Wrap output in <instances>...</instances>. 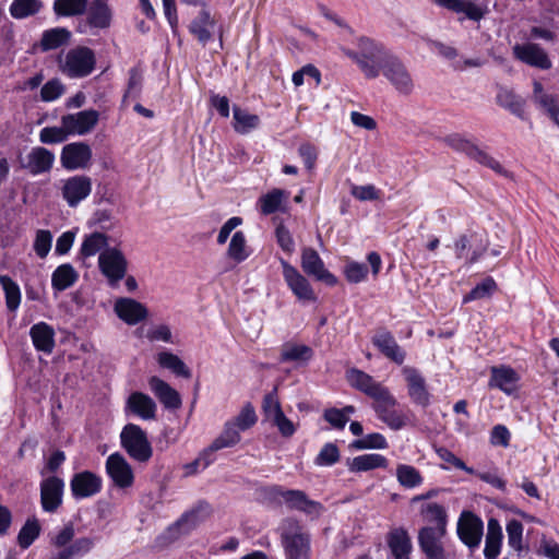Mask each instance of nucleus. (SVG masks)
I'll return each mask as SVG.
<instances>
[{"instance_id": "nucleus-1", "label": "nucleus", "mask_w": 559, "mask_h": 559, "mask_svg": "<svg viewBox=\"0 0 559 559\" xmlns=\"http://www.w3.org/2000/svg\"><path fill=\"white\" fill-rule=\"evenodd\" d=\"M281 543L285 559H311V537L301 524L288 518L281 526Z\"/></svg>"}, {"instance_id": "nucleus-2", "label": "nucleus", "mask_w": 559, "mask_h": 559, "mask_svg": "<svg viewBox=\"0 0 559 559\" xmlns=\"http://www.w3.org/2000/svg\"><path fill=\"white\" fill-rule=\"evenodd\" d=\"M211 513V507L200 501L191 510L185 512L175 523L157 538L162 546H168L193 532Z\"/></svg>"}, {"instance_id": "nucleus-3", "label": "nucleus", "mask_w": 559, "mask_h": 559, "mask_svg": "<svg viewBox=\"0 0 559 559\" xmlns=\"http://www.w3.org/2000/svg\"><path fill=\"white\" fill-rule=\"evenodd\" d=\"M60 71L71 79H80L90 75L96 64L95 52L85 46H78L58 58Z\"/></svg>"}, {"instance_id": "nucleus-4", "label": "nucleus", "mask_w": 559, "mask_h": 559, "mask_svg": "<svg viewBox=\"0 0 559 559\" xmlns=\"http://www.w3.org/2000/svg\"><path fill=\"white\" fill-rule=\"evenodd\" d=\"M121 447L129 456L140 463H146L153 455L146 432L135 424H127L120 433Z\"/></svg>"}, {"instance_id": "nucleus-5", "label": "nucleus", "mask_w": 559, "mask_h": 559, "mask_svg": "<svg viewBox=\"0 0 559 559\" xmlns=\"http://www.w3.org/2000/svg\"><path fill=\"white\" fill-rule=\"evenodd\" d=\"M443 141L452 150L464 153L471 159L492 169L495 173L503 176L508 175V171L498 160L478 147V145H476L472 140L466 139L459 133H454L445 136Z\"/></svg>"}, {"instance_id": "nucleus-6", "label": "nucleus", "mask_w": 559, "mask_h": 559, "mask_svg": "<svg viewBox=\"0 0 559 559\" xmlns=\"http://www.w3.org/2000/svg\"><path fill=\"white\" fill-rule=\"evenodd\" d=\"M265 495L274 501H284L289 509L301 511L309 515H319L322 511V504L310 500L302 490H285L281 486H271L264 489Z\"/></svg>"}, {"instance_id": "nucleus-7", "label": "nucleus", "mask_w": 559, "mask_h": 559, "mask_svg": "<svg viewBox=\"0 0 559 559\" xmlns=\"http://www.w3.org/2000/svg\"><path fill=\"white\" fill-rule=\"evenodd\" d=\"M262 412L264 419L276 427L283 438H290L296 432V426L284 414L277 397V389L264 395L262 402Z\"/></svg>"}, {"instance_id": "nucleus-8", "label": "nucleus", "mask_w": 559, "mask_h": 559, "mask_svg": "<svg viewBox=\"0 0 559 559\" xmlns=\"http://www.w3.org/2000/svg\"><path fill=\"white\" fill-rule=\"evenodd\" d=\"M382 74L401 95H411L415 82L407 67L396 56H388L382 62Z\"/></svg>"}, {"instance_id": "nucleus-9", "label": "nucleus", "mask_w": 559, "mask_h": 559, "mask_svg": "<svg viewBox=\"0 0 559 559\" xmlns=\"http://www.w3.org/2000/svg\"><path fill=\"white\" fill-rule=\"evenodd\" d=\"M98 266L109 285L116 286L127 274L128 261L118 248H107L99 253Z\"/></svg>"}, {"instance_id": "nucleus-10", "label": "nucleus", "mask_w": 559, "mask_h": 559, "mask_svg": "<svg viewBox=\"0 0 559 559\" xmlns=\"http://www.w3.org/2000/svg\"><path fill=\"white\" fill-rule=\"evenodd\" d=\"M60 194L69 207H76L92 192L93 182L88 176L74 175L59 181Z\"/></svg>"}, {"instance_id": "nucleus-11", "label": "nucleus", "mask_w": 559, "mask_h": 559, "mask_svg": "<svg viewBox=\"0 0 559 559\" xmlns=\"http://www.w3.org/2000/svg\"><path fill=\"white\" fill-rule=\"evenodd\" d=\"M457 536L469 549L479 546L483 537L484 523L472 511H463L457 521Z\"/></svg>"}, {"instance_id": "nucleus-12", "label": "nucleus", "mask_w": 559, "mask_h": 559, "mask_svg": "<svg viewBox=\"0 0 559 559\" xmlns=\"http://www.w3.org/2000/svg\"><path fill=\"white\" fill-rule=\"evenodd\" d=\"M373 401L372 407L378 418L385 423L391 429L400 430L406 425V417L394 408L396 400L389 390L384 391Z\"/></svg>"}, {"instance_id": "nucleus-13", "label": "nucleus", "mask_w": 559, "mask_h": 559, "mask_svg": "<svg viewBox=\"0 0 559 559\" xmlns=\"http://www.w3.org/2000/svg\"><path fill=\"white\" fill-rule=\"evenodd\" d=\"M92 150L84 142H73L64 145L61 151L60 162L67 170L85 169L90 166Z\"/></svg>"}, {"instance_id": "nucleus-14", "label": "nucleus", "mask_w": 559, "mask_h": 559, "mask_svg": "<svg viewBox=\"0 0 559 559\" xmlns=\"http://www.w3.org/2000/svg\"><path fill=\"white\" fill-rule=\"evenodd\" d=\"M281 265L283 267V276L290 288L293 294L302 301H316L317 296L309 283V281L286 260L281 259Z\"/></svg>"}, {"instance_id": "nucleus-15", "label": "nucleus", "mask_w": 559, "mask_h": 559, "mask_svg": "<svg viewBox=\"0 0 559 559\" xmlns=\"http://www.w3.org/2000/svg\"><path fill=\"white\" fill-rule=\"evenodd\" d=\"M445 534L447 530L432 528L430 525L418 531V545L427 559H444L442 538Z\"/></svg>"}, {"instance_id": "nucleus-16", "label": "nucleus", "mask_w": 559, "mask_h": 559, "mask_svg": "<svg viewBox=\"0 0 559 559\" xmlns=\"http://www.w3.org/2000/svg\"><path fill=\"white\" fill-rule=\"evenodd\" d=\"M301 267L307 275L313 276L317 281L323 282L329 286L337 284L336 276L325 269L322 259L313 248L302 249Z\"/></svg>"}, {"instance_id": "nucleus-17", "label": "nucleus", "mask_w": 559, "mask_h": 559, "mask_svg": "<svg viewBox=\"0 0 559 559\" xmlns=\"http://www.w3.org/2000/svg\"><path fill=\"white\" fill-rule=\"evenodd\" d=\"M106 471L117 487L129 488L133 485L132 467L120 453L116 452L107 457Z\"/></svg>"}, {"instance_id": "nucleus-18", "label": "nucleus", "mask_w": 559, "mask_h": 559, "mask_svg": "<svg viewBox=\"0 0 559 559\" xmlns=\"http://www.w3.org/2000/svg\"><path fill=\"white\" fill-rule=\"evenodd\" d=\"M98 120L99 112L95 109H87L62 116L61 123L70 134L84 135L95 128Z\"/></svg>"}, {"instance_id": "nucleus-19", "label": "nucleus", "mask_w": 559, "mask_h": 559, "mask_svg": "<svg viewBox=\"0 0 559 559\" xmlns=\"http://www.w3.org/2000/svg\"><path fill=\"white\" fill-rule=\"evenodd\" d=\"M402 372L405 377L407 392L412 402L426 408L430 404V393L428 392L425 378L413 367H404Z\"/></svg>"}, {"instance_id": "nucleus-20", "label": "nucleus", "mask_w": 559, "mask_h": 559, "mask_svg": "<svg viewBox=\"0 0 559 559\" xmlns=\"http://www.w3.org/2000/svg\"><path fill=\"white\" fill-rule=\"evenodd\" d=\"M513 55L518 60L542 70H549L552 66L547 52L538 44H516Z\"/></svg>"}, {"instance_id": "nucleus-21", "label": "nucleus", "mask_w": 559, "mask_h": 559, "mask_svg": "<svg viewBox=\"0 0 559 559\" xmlns=\"http://www.w3.org/2000/svg\"><path fill=\"white\" fill-rule=\"evenodd\" d=\"M64 483L57 476H50L40 484V503L43 510L53 513L62 503Z\"/></svg>"}, {"instance_id": "nucleus-22", "label": "nucleus", "mask_w": 559, "mask_h": 559, "mask_svg": "<svg viewBox=\"0 0 559 559\" xmlns=\"http://www.w3.org/2000/svg\"><path fill=\"white\" fill-rule=\"evenodd\" d=\"M114 310L117 317L129 325H135L148 316L145 305L128 297L118 298L115 301Z\"/></svg>"}, {"instance_id": "nucleus-23", "label": "nucleus", "mask_w": 559, "mask_h": 559, "mask_svg": "<svg viewBox=\"0 0 559 559\" xmlns=\"http://www.w3.org/2000/svg\"><path fill=\"white\" fill-rule=\"evenodd\" d=\"M55 163L52 152L43 146L33 147L26 155L25 160H21V167L31 175L37 176L49 173Z\"/></svg>"}, {"instance_id": "nucleus-24", "label": "nucleus", "mask_w": 559, "mask_h": 559, "mask_svg": "<svg viewBox=\"0 0 559 559\" xmlns=\"http://www.w3.org/2000/svg\"><path fill=\"white\" fill-rule=\"evenodd\" d=\"M215 28L216 20L207 5H203V9L189 24V32L202 46L213 39Z\"/></svg>"}, {"instance_id": "nucleus-25", "label": "nucleus", "mask_w": 559, "mask_h": 559, "mask_svg": "<svg viewBox=\"0 0 559 559\" xmlns=\"http://www.w3.org/2000/svg\"><path fill=\"white\" fill-rule=\"evenodd\" d=\"M75 499H83L98 493L102 489V479L96 474L84 471L73 475L70 483Z\"/></svg>"}, {"instance_id": "nucleus-26", "label": "nucleus", "mask_w": 559, "mask_h": 559, "mask_svg": "<svg viewBox=\"0 0 559 559\" xmlns=\"http://www.w3.org/2000/svg\"><path fill=\"white\" fill-rule=\"evenodd\" d=\"M478 235L476 233H466L459 236L454 241L453 248L457 259L466 257V252L472 250L471 257L466 260L467 264L477 262L487 250V245L483 241L477 242Z\"/></svg>"}, {"instance_id": "nucleus-27", "label": "nucleus", "mask_w": 559, "mask_h": 559, "mask_svg": "<svg viewBox=\"0 0 559 559\" xmlns=\"http://www.w3.org/2000/svg\"><path fill=\"white\" fill-rule=\"evenodd\" d=\"M346 380L353 388L361 391L372 400L377 399L388 390L381 383L377 382L370 374L356 368L347 370Z\"/></svg>"}, {"instance_id": "nucleus-28", "label": "nucleus", "mask_w": 559, "mask_h": 559, "mask_svg": "<svg viewBox=\"0 0 559 559\" xmlns=\"http://www.w3.org/2000/svg\"><path fill=\"white\" fill-rule=\"evenodd\" d=\"M86 25L91 28H109L112 21V9L108 0H92L86 9Z\"/></svg>"}, {"instance_id": "nucleus-29", "label": "nucleus", "mask_w": 559, "mask_h": 559, "mask_svg": "<svg viewBox=\"0 0 559 559\" xmlns=\"http://www.w3.org/2000/svg\"><path fill=\"white\" fill-rule=\"evenodd\" d=\"M372 344L384 355L388 359L397 365H402L405 360V352L395 341L391 332L380 330L372 336Z\"/></svg>"}, {"instance_id": "nucleus-30", "label": "nucleus", "mask_w": 559, "mask_h": 559, "mask_svg": "<svg viewBox=\"0 0 559 559\" xmlns=\"http://www.w3.org/2000/svg\"><path fill=\"white\" fill-rule=\"evenodd\" d=\"M386 544L393 559H411L413 544L408 532L404 527L392 528L386 534Z\"/></svg>"}, {"instance_id": "nucleus-31", "label": "nucleus", "mask_w": 559, "mask_h": 559, "mask_svg": "<svg viewBox=\"0 0 559 559\" xmlns=\"http://www.w3.org/2000/svg\"><path fill=\"white\" fill-rule=\"evenodd\" d=\"M126 409L144 420H152L156 417L157 406L150 395L133 392L127 400Z\"/></svg>"}, {"instance_id": "nucleus-32", "label": "nucleus", "mask_w": 559, "mask_h": 559, "mask_svg": "<svg viewBox=\"0 0 559 559\" xmlns=\"http://www.w3.org/2000/svg\"><path fill=\"white\" fill-rule=\"evenodd\" d=\"M148 385L154 395L167 409H178L181 406L179 393L173 389L166 381L153 376L148 379Z\"/></svg>"}, {"instance_id": "nucleus-33", "label": "nucleus", "mask_w": 559, "mask_h": 559, "mask_svg": "<svg viewBox=\"0 0 559 559\" xmlns=\"http://www.w3.org/2000/svg\"><path fill=\"white\" fill-rule=\"evenodd\" d=\"M437 5L454 13H462L471 21L479 22L486 14V10L469 0H432Z\"/></svg>"}, {"instance_id": "nucleus-34", "label": "nucleus", "mask_w": 559, "mask_h": 559, "mask_svg": "<svg viewBox=\"0 0 559 559\" xmlns=\"http://www.w3.org/2000/svg\"><path fill=\"white\" fill-rule=\"evenodd\" d=\"M519 380L520 377L514 369L507 366L492 367L489 386L511 394L516 390Z\"/></svg>"}, {"instance_id": "nucleus-35", "label": "nucleus", "mask_w": 559, "mask_h": 559, "mask_svg": "<svg viewBox=\"0 0 559 559\" xmlns=\"http://www.w3.org/2000/svg\"><path fill=\"white\" fill-rule=\"evenodd\" d=\"M497 104L509 110L512 115L524 120L525 119V105L526 102L523 97L518 95L513 90L506 86H498L496 95Z\"/></svg>"}, {"instance_id": "nucleus-36", "label": "nucleus", "mask_w": 559, "mask_h": 559, "mask_svg": "<svg viewBox=\"0 0 559 559\" xmlns=\"http://www.w3.org/2000/svg\"><path fill=\"white\" fill-rule=\"evenodd\" d=\"M34 347L46 354H51L55 347V330L46 322L34 324L29 330Z\"/></svg>"}, {"instance_id": "nucleus-37", "label": "nucleus", "mask_w": 559, "mask_h": 559, "mask_svg": "<svg viewBox=\"0 0 559 559\" xmlns=\"http://www.w3.org/2000/svg\"><path fill=\"white\" fill-rule=\"evenodd\" d=\"M346 466L352 473L369 472L377 468H386L388 460L378 453H369L346 460Z\"/></svg>"}, {"instance_id": "nucleus-38", "label": "nucleus", "mask_w": 559, "mask_h": 559, "mask_svg": "<svg viewBox=\"0 0 559 559\" xmlns=\"http://www.w3.org/2000/svg\"><path fill=\"white\" fill-rule=\"evenodd\" d=\"M502 530L498 520L491 518L487 523L484 556L486 559H496L501 550Z\"/></svg>"}, {"instance_id": "nucleus-39", "label": "nucleus", "mask_w": 559, "mask_h": 559, "mask_svg": "<svg viewBox=\"0 0 559 559\" xmlns=\"http://www.w3.org/2000/svg\"><path fill=\"white\" fill-rule=\"evenodd\" d=\"M420 515L424 521L433 524L432 528L447 530L448 513L442 504L427 502L420 507Z\"/></svg>"}, {"instance_id": "nucleus-40", "label": "nucleus", "mask_w": 559, "mask_h": 559, "mask_svg": "<svg viewBox=\"0 0 559 559\" xmlns=\"http://www.w3.org/2000/svg\"><path fill=\"white\" fill-rule=\"evenodd\" d=\"M79 278V273L70 264L59 265L51 275V286L57 292H62L74 285Z\"/></svg>"}, {"instance_id": "nucleus-41", "label": "nucleus", "mask_w": 559, "mask_h": 559, "mask_svg": "<svg viewBox=\"0 0 559 559\" xmlns=\"http://www.w3.org/2000/svg\"><path fill=\"white\" fill-rule=\"evenodd\" d=\"M234 114V129L237 133L247 134L260 126V117L254 114H250L248 110L240 108L239 106L233 107Z\"/></svg>"}, {"instance_id": "nucleus-42", "label": "nucleus", "mask_w": 559, "mask_h": 559, "mask_svg": "<svg viewBox=\"0 0 559 559\" xmlns=\"http://www.w3.org/2000/svg\"><path fill=\"white\" fill-rule=\"evenodd\" d=\"M71 37V33L63 27H55L43 33L40 39V49L49 51L66 45Z\"/></svg>"}, {"instance_id": "nucleus-43", "label": "nucleus", "mask_w": 559, "mask_h": 559, "mask_svg": "<svg viewBox=\"0 0 559 559\" xmlns=\"http://www.w3.org/2000/svg\"><path fill=\"white\" fill-rule=\"evenodd\" d=\"M313 350L310 346L304 344L285 343L281 349L280 360L288 361H308L312 358Z\"/></svg>"}, {"instance_id": "nucleus-44", "label": "nucleus", "mask_w": 559, "mask_h": 559, "mask_svg": "<svg viewBox=\"0 0 559 559\" xmlns=\"http://www.w3.org/2000/svg\"><path fill=\"white\" fill-rule=\"evenodd\" d=\"M157 362L162 368L173 371L178 377L190 379L192 376L186 364L170 352H160L157 355Z\"/></svg>"}, {"instance_id": "nucleus-45", "label": "nucleus", "mask_w": 559, "mask_h": 559, "mask_svg": "<svg viewBox=\"0 0 559 559\" xmlns=\"http://www.w3.org/2000/svg\"><path fill=\"white\" fill-rule=\"evenodd\" d=\"M289 197V192L282 189H273L259 199L260 211L263 215H270L281 209L282 203Z\"/></svg>"}, {"instance_id": "nucleus-46", "label": "nucleus", "mask_w": 559, "mask_h": 559, "mask_svg": "<svg viewBox=\"0 0 559 559\" xmlns=\"http://www.w3.org/2000/svg\"><path fill=\"white\" fill-rule=\"evenodd\" d=\"M108 246V237L103 233H92L86 236L81 245L80 255L83 258H90L95 255L99 251H104Z\"/></svg>"}, {"instance_id": "nucleus-47", "label": "nucleus", "mask_w": 559, "mask_h": 559, "mask_svg": "<svg viewBox=\"0 0 559 559\" xmlns=\"http://www.w3.org/2000/svg\"><path fill=\"white\" fill-rule=\"evenodd\" d=\"M88 0H55L53 12L58 16H78L86 12Z\"/></svg>"}, {"instance_id": "nucleus-48", "label": "nucleus", "mask_w": 559, "mask_h": 559, "mask_svg": "<svg viewBox=\"0 0 559 559\" xmlns=\"http://www.w3.org/2000/svg\"><path fill=\"white\" fill-rule=\"evenodd\" d=\"M41 527L38 520L28 518L21 527L17 535V543L22 549H27L39 536Z\"/></svg>"}, {"instance_id": "nucleus-49", "label": "nucleus", "mask_w": 559, "mask_h": 559, "mask_svg": "<svg viewBox=\"0 0 559 559\" xmlns=\"http://www.w3.org/2000/svg\"><path fill=\"white\" fill-rule=\"evenodd\" d=\"M0 284L4 292L7 308L10 311H15L21 304L19 285L8 275H0Z\"/></svg>"}, {"instance_id": "nucleus-50", "label": "nucleus", "mask_w": 559, "mask_h": 559, "mask_svg": "<svg viewBox=\"0 0 559 559\" xmlns=\"http://www.w3.org/2000/svg\"><path fill=\"white\" fill-rule=\"evenodd\" d=\"M41 0H13L10 5V14L14 19H25L40 11Z\"/></svg>"}, {"instance_id": "nucleus-51", "label": "nucleus", "mask_w": 559, "mask_h": 559, "mask_svg": "<svg viewBox=\"0 0 559 559\" xmlns=\"http://www.w3.org/2000/svg\"><path fill=\"white\" fill-rule=\"evenodd\" d=\"M241 440L240 431L229 420L225 423L224 428L218 437L213 440L216 449H225L235 447Z\"/></svg>"}, {"instance_id": "nucleus-52", "label": "nucleus", "mask_w": 559, "mask_h": 559, "mask_svg": "<svg viewBox=\"0 0 559 559\" xmlns=\"http://www.w3.org/2000/svg\"><path fill=\"white\" fill-rule=\"evenodd\" d=\"M496 290L497 283L492 277L488 276L463 297V304H467L473 300L489 298Z\"/></svg>"}, {"instance_id": "nucleus-53", "label": "nucleus", "mask_w": 559, "mask_h": 559, "mask_svg": "<svg viewBox=\"0 0 559 559\" xmlns=\"http://www.w3.org/2000/svg\"><path fill=\"white\" fill-rule=\"evenodd\" d=\"M396 477L400 484L406 488L419 486L423 481L420 473L411 465L401 464L396 468Z\"/></svg>"}, {"instance_id": "nucleus-54", "label": "nucleus", "mask_w": 559, "mask_h": 559, "mask_svg": "<svg viewBox=\"0 0 559 559\" xmlns=\"http://www.w3.org/2000/svg\"><path fill=\"white\" fill-rule=\"evenodd\" d=\"M227 254L237 263H240L248 258V252L246 251V237L242 231H236L233 235Z\"/></svg>"}, {"instance_id": "nucleus-55", "label": "nucleus", "mask_w": 559, "mask_h": 559, "mask_svg": "<svg viewBox=\"0 0 559 559\" xmlns=\"http://www.w3.org/2000/svg\"><path fill=\"white\" fill-rule=\"evenodd\" d=\"M257 420H258V417H257L254 407L252 406L251 403H247L241 408L239 414L234 419H231L229 421L231 424H234L235 427L239 431H245V430H248L249 428H251L252 426H254Z\"/></svg>"}, {"instance_id": "nucleus-56", "label": "nucleus", "mask_w": 559, "mask_h": 559, "mask_svg": "<svg viewBox=\"0 0 559 559\" xmlns=\"http://www.w3.org/2000/svg\"><path fill=\"white\" fill-rule=\"evenodd\" d=\"M507 535H508V544L509 546L521 552L524 548L523 546V524L519 520H510L507 523Z\"/></svg>"}, {"instance_id": "nucleus-57", "label": "nucleus", "mask_w": 559, "mask_h": 559, "mask_svg": "<svg viewBox=\"0 0 559 559\" xmlns=\"http://www.w3.org/2000/svg\"><path fill=\"white\" fill-rule=\"evenodd\" d=\"M388 56L389 55H384L374 59L360 58L361 60H358V68L364 73L366 79H377L380 73H382V62L386 60Z\"/></svg>"}, {"instance_id": "nucleus-58", "label": "nucleus", "mask_w": 559, "mask_h": 559, "mask_svg": "<svg viewBox=\"0 0 559 559\" xmlns=\"http://www.w3.org/2000/svg\"><path fill=\"white\" fill-rule=\"evenodd\" d=\"M338 447L333 442L325 443L318 453L314 463L318 466H332L340 461Z\"/></svg>"}, {"instance_id": "nucleus-59", "label": "nucleus", "mask_w": 559, "mask_h": 559, "mask_svg": "<svg viewBox=\"0 0 559 559\" xmlns=\"http://www.w3.org/2000/svg\"><path fill=\"white\" fill-rule=\"evenodd\" d=\"M358 52L361 58L374 59L384 55H389L381 45L377 44L368 37H360L357 41Z\"/></svg>"}, {"instance_id": "nucleus-60", "label": "nucleus", "mask_w": 559, "mask_h": 559, "mask_svg": "<svg viewBox=\"0 0 559 559\" xmlns=\"http://www.w3.org/2000/svg\"><path fill=\"white\" fill-rule=\"evenodd\" d=\"M70 132L62 127H46L39 132V141L43 144H58L67 141Z\"/></svg>"}, {"instance_id": "nucleus-61", "label": "nucleus", "mask_w": 559, "mask_h": 559, "mask_svg": "<svg viewBox=\"0 0 559 559\" xmlns=\"http://www.w3.org/2000/svg\"><path fill=\"white\" fill-rule=\"evenodd\" d=\"M350 447L356 450L385 449L388 447V442L381 433L373 432L361 439L354 440Z\"/></svg>"}, {"instance_id": "nucleus-62", "label": "nucleus", "mask_w": 559, "mask_h": 559, "mask_svg": "<svg viewBox=\"0 0 559 559\" xmlns=\"http://www.w3.org/2000/svg\"><path fill=\"white\" fill-rule=\"evenodd\" d=\"M536 104L544 109L548 117L559 127V105L557 96L542 95L537 96Z\"/></svg>"}, {"instance_id": "nucleus-63", "label": "nucleus", "mask_w": 559, "mask_h": 559, "mask_svg": "<svg viewBox=\"0 0 559 559\" xmlns=\"http://www.w3.org/2000/svg\"><path fill=\"white\" fill-rule=\"evenodd\" d=\"M344 274L349 283L357 284L366 280L368 267L364 263L349 261L345 265Z\"/></svg>"}, {"instance_id": "nucleus-64", "label": "nucleus", "mask_w": 559, "mask_h": 559, "mask_svg": "<svg viewBox=\"0 0 559 559\" xmlns=\"http://www.w3.org/2000/svg\"><path fill=\"white\" fill-rule=\"evenodd\" d=\"M52 236L49 230L40 229L36 233L34 250L39 258H45L51 248Z\"/></svg>"}]
</instances>
